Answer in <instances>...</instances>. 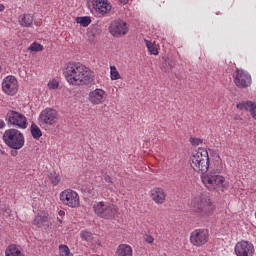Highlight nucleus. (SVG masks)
Masks as SVG:
<instances>
[{
    "instance_id": "nucleus-1",
    "label": "nucleus",
    "mask_w": 256,
    "mask_h": 256,
    "mask_svg": "<svg viewBox=\"0 0 256 256\" xmlns=\"http://www.w3.org/2000/svg\"><path fill=\"white\" fill-rule=\"evenodd\" d=\"M190 165L196 173H202L201 180L208 189V191H227L229 189V181L224 178L223 175V162L221 157H217L215 160L214 167L210 172L209 167L211 166V161L209 160V152L206 148L199 147L194 151L190 157Z\"/></svg>"
},
{
    "instance_id": "nucleus-2",
    "label": "nucleus",
    "mask_w": 256,
    "mask_h": 256,
    "mask_svg": "<svg viewBox=\"0 0 256 256\" xmlns=\"http://www.w3.org/2000/svg\"><path fill=\"white\" fill-rule=\"evenodd\" d=\"M63 75L72 87L91 85L95 81V73L79 62H68L63 68Z\"/></svg>"
},
{
    "instance_id": "nucleus-3",
    "label": "nucleus",
    "mask_w": 256,
    "mask_h": 256,
    "mask_svg": "<svg viewBox=\"0 0 256 256\" xmlns=\"http://www.w3.org/2000/svg\"><path fill=\"white\" fill-rule=\"evenodd\" d=\"M191 207L193 213L199 219L207 220L215 215L216 207L211 199L203 194H198L191 200Z\"/></svg>"
},
{
    "instance_id": "nucleus-4",
    "label": "nucleus",
    "mask_w": 256,
    "mask_h": 256,
    "mask_svg": "<svg viewBox=\"0 0 256 256\" xmlns=\"http://www.w3.org/2000/svg\"><path fill=\"white\" fill-rule=\"evenodd\" d=\"M3 141L7 147H10V149H15L16 151L23 149L25 146V136L23 133H21V131L15 128H10L4 132Z\"/></svg>"
},
{
    "instance_id": "nucleus-5",
    "label": "nucleus",
    "mask_w": 256,
    "mask_h": 256,
    "mask_svg": "<svg viewBox=\"0 0 256 256\" xmlns=\"http://www.w3.org/2000/svg\"><path fill=\"white\" fill-rule=\"evenodd\" d=\"M92 209L100 219H113L119 213L117 206L105 201L95 202Z\"/></svg>"
},
{
    "instance_id": "nucleus-6",
    "label": "nucleus",
    "mask_w": 256,
    "mask_h": 256,
    "mask_svg": "<svg viewBox=\"0 0 256 256\" xmlns=\"http://www.w3.org/2000/svg\"><path fill=\"white\" fill-rule=\"evenodd\" d=\"M59 200L65 207L69 209H79L81 207V196L71 188L64 189L59 194Z\"/></svg>"
},
{
    "instance_id": "nucleus-7",
    "label": "nucleus",
    "mask_w": 256,
    "mask_h": 256,
    "mask_svg": "<svg viewBox=\"0 0 256 256\" xmlns=\"http://www.w3.org/2000/svg\"><path fill=\"white\" fill-rule=\"evenodd\" d=\"M6 123L10 127H16V129H27L29 127V122H27V117L15 110H9L6 114Z\"/></svg>"
},
{
    "instance_id": "nucleus-8",
    "label": "nucleus",
    "mask_w": 256,
    "mask_h": 256,
    "mask_svg": "<svg viewBox=\"0 0 256 256\" xmlns=\"http://www.w3.org/2000/svg\"><path fill=\"white\" fill-rule=\"evenodd\" d=\"M190 243L193 247H203L209 243V230L195 229L190 233Z\"/></svg>"
},
{
    "instance_id": "nucleus-9",
    "label": "nucleus",
    "mask_w": 256,
    "mask_h": 256,
    "mask_svg": "<svg viewBox=\"0 0 256 256\" xmlns=\"http://www.w3.org/2000/svg\"><path fill=\"white\" fill-rule=\"evenodd\" d=\"M59 121V113L53 108H45L38 117L39 125H55Z\"/></svg>"
},
{
    "instance_id": "nucleus-10",
    "label": "nucleus",
    "mask_w": 256,
    "mask_h": 256,
    "mask_svg": "<svg viewBox=\"0 0 256 256\" xmlns=\"http://www.w3.org/2000/svg\"><path fill=\"white\" fill-rule=\"evenodd\" d=\"M236 256H255V246L247 240H241L234 246Z\"/></svg>"
},
{
    "instance_id": "nucleus-11",
    "label": "nucleus",
    "mask_w": 256,
    "mask_h": 256,
    "mask_svg": "<svg viewBox=\"0 0 256 256\" xmlns=\"http://www.w3.org/2000/svg\"><path fill=\"white\" fill-rule=\"evenodd\" d=\"M2 91L5 95H16L19 91V81L13 75L6 76L2 80Z\"/></svg>"
},
{
    "instance_id": "nucleus-12",
    "label": "nucleus",
    "mask_w": 256,
    "mask_h": 256,
    "mask_svg": "<svg viewBox=\"0 0 256 256\" xmlns=\"http://www.w3.org/2000/svg\"><path fill=\"white\" fill-rule=\"evenodd\" d=\"M233 79L236 87L240 89H245L251 85V75L242 69H236Z\"/></svg>"
},
{
    "instance_id": "nucleus-13",
    "label": "nucleus",
    "mask_w": 256,
    "mask_h": 256,
    "mask_svg": "<svg viewBox=\"0 0 256 256\" xmlns=\"http://www.w3.org/2000/svg\"><path fill=\"white\" fill-rule=\"evenodd\" d=\"M109 32L113 37H124L129 32V28L125 21L115 20L110 24Z\"/></svg>"
},
{
    "instance_id": "nucleus-14",
    "label": "nucleus",
    "mask_w": 256,
    "mask_h": 256,
    "mask_svg": "<svg viewBox=\"0 0 256 256\" xmlns=\"http://www.w3.org/2000/svg\"><path fill=\"white\" fill-rule=\"evenodd\" d=\"M88 101L91 105H103L107 101V91L96 88L88 93Z\"/></svg>"
},
{
    "instance_id": "nucleus-15",
    "label": "nucleus",
    "mask_w": 256,
    "mask_h": 256,
    "mask_svg": "<svg viewBox=\"0 0 256 256\" xmlns=\"http://www.w3.org/2000/svg\"><path fill=\"white\" fill-rule=\"evenodd\" d=\"M150 199L156 204V205H163L165 201H167V192H165V189L161 187H154L150 190Z\"/></svg>"
},
{
    "instance_id": "nucleus-16",
    "label": "nucleus",
    "mask_w": 256,
    "mask_h": 256,
    "mask_svg": "<svg viewBox=\"0 0 256 256\" xmlns=\"http://www.w3.org/2000/svg\"><path fill=\"white\" fill-rule=\"evenodd\" d=\"M92 7L99 15H107L111 11V4L108 0H91Z\"/></svg>"
},
{
    "instance_id": "nucleus-17",
    "label": "nucleus",
    "mask_w": 256,
    "mask_h": 256,
    "mask_svg": "<svg viewBox=\"0 0 256 256\" xmlns=\"http://www.w3.org/2000/svg\"><path fill=\"white\" fill-rule=\"evenodd\" d=\"M5 256H25L23 248L17 244H10L5 249Z\"/></svg>"
},
{
    "instance_id": "nucleus-18",
    "label": "nucleus",
    "mask_w": 256,
    "mask_h": 256,
    "mask_svg": "<svg viewBox=\"0 0 256 256\" xmlns=\"http://www.w3.org/2000/svg\"><path fill=\"white\" fill-rule=\"evenodd\" d=\"M116 256H133V248L129 244H120L116 249Z\"/></svg>"
},
{
    "instance_id": "nucleus-19",
    "label": "nucleus",
    "mask_w": 256,
    "mask_h": 256,
    "mask_svg": "<svg viewBox=\"0 0 256 256\" xmlns=\"http://www.w3.org/2000/svg\"><path fill=\"white\" fill-rule=\"evenodd\" d=\"M33 21H35V18L31 14H23L18 18L19 25L22 27H32Z\"/></svg>"
},
{
    "instance_id": "nucleus-20",
    "label": "nucleus",
    "mask_w": 256,
    "mask_h": 256,
    "mask_svg": "<svg viewBox=\"0 0 256 256\" xmlns=\"http://www.w3.org/2000/svg\"><path fill=\"white\" fill-rule=\"evenodd\" d=\"M31 135L34 139H41L43 137V132H41V128L37 126V124L32 123L30 127Z\"/></svg>"
},
{
    "instance_id": "nucleus-21",
    "label": "nucleus",
    "mask_w": 256,
    "mask_h": 256,
    "mask_svg": "<svg viewBox=\"0 0 256 256\" xmlns=\"http://www.w3.org/2000/svg\"><path fill=\"white\" fill-rule=\"evenodd\" d=\"M255 103L251 102V101H242L240 103H238L236 105L237 109H239L240 111H250L251 113V109H253V105Z\"/></svg>"
},
{
    "instance_id": "nucleus-22",
    "label": "nucleus",
    "mask_w": 256,
    "mask_h": 256,
    "mask_svg": "<svg viewBox=\"0 0 256 256\" xmlns=\"http://www.w3.org/2000/svg\"><path fill=\"white\" fill-rule=\"evenodd\" d=\"M48 218L47 216H41L37 215L34 218V225H37V227H49V224H47Z\"/></svg>"
},
{
    "instance_id": "nucleus-23",
    "label": "nucleus",
    "mask_w": 256,
    "mask_h": 256,
    "mask_svg": "<svg viewBox=\"0 0 256 256\" xmlns=\"http://www.w3.org/2000/svg\"><path fill=\"white\" fill-rule=\"evenodd\" d=\"M144 43H145L150 55H159V50L157 49V45H155V43H153L149 40H144Z\"/></svg>"
},
{
    "instance_id": "nucleus-24",
    "label": "nucleus",
    "mask_w": 256,
    "mask_h": 256,
    "mask_svg": "<svg viewBox=\"0 0 256 256\" xmlns=\"http://www.w3.org/2000/svg\"><path fill=\"white\" fill-rule=\"evenodd\" d=\"M75 21L82 27H89L91 25V18L89 16L76 17Z\"/></svg>"
},
{
    "instance_id": "nucleus-25",
    "label": "nucleus",
    "mask_w": 256,
    "mask_h": 256,
    "mask_svg": "<svg viewBox=\"0 0 256 256\" xmlns=\"http://www.w3.org/2000/svg\"><path fill=\"white\" fill-rule=\"evenodd\" d=\"M103 186L105 189H108V191H113V178L109 176V174L103 175Z\"/></svg>"
},
{
    "instance_id": "nucleus-26",
    "label": "nucleus",
    "mask_w": 256,
    "mask_h": 256,
    "mask_svg": "<svg viewBox=\"0 0 256 256\" xmlns=\"http://www.w3.org/2000/svg\"><path fill=\"white\" fill-rule=\"evenodd\" d=\"M110 79L111 81H118V79H121V74L115 65L110 66Z\"/></svg>"
},
{
    "instance_id": "nucleus-27",
    "label": "nucleus",
    "mask_w": 256,
    "mask_h": 256,
    "mask_svg": "<svg viewBox=\"0 0 256 256\" xmlns=\"http://www.w3.org/2000/svg\"><path fill=\"white\" fill-rule=\"evenodd\" d=\"M48 177H49L52 185H54L55 187H57V185H59V183H61V176H59V174H57V172H55V171L50 172L48 174Z\"/></svg>"
},
{
    "instance_id": "nucleus-28",
    "label": "nucleus",
    "mask_w": 256,
    "mask_h": 256,
    "mask_svg": "<svg viewBox=\"0 0 256 256\" xmlns=\"http://www.w3.org/2000/svg\"><path fill=\"white\" fill-rule=\"evenodd\" d=\"M80 237L88 243H90V241H93V233L89 232L88 230H82L80 232Z\"/></svg>"
},
{
    "instance_id": "nucleus-29",
    "label": "nucleus",
    "mask_w": 256,
    "mask_h": 256,
    "mask_svg": "<svg viewBox=\"0 0 256 256\" xmlns=\"http://www.w3.org/2000/svg\"><path fill=\"white\" fill-rule=\"evenodd\" d=\"M28 51H30V53H37L39 51H43V45H41L40 43H37V42H33L29 46Z\"/></svg>"
},
{
    "instance_id": "nucleus-30",
    "label": "nucleus",
    "mask_w": 256,
    "mask_h": 256,
    "mask_svg": "<svg viewBox=\"0 0 256 256\" xmlns=\"http://www.w3.org/2000/svg\"><path fill=\"white\" fill-rule=\"evenodd\" d=\"M59 251L62 256H73V254H71V251L69 250V246L67 245H60Z\"/></svg>"
},
{
    "instance_id": "nucleus-31",
    "label": "nucleus",
    "mask_w": 256,
    "mask_h": 256,
    "mask_svg": "<svg viewBox=\"0 0 256 256\" xmlns=\"http://www.w3.org/2000/svg\"><path fill=\"white\" fill-rule=\"evenodd\" d=\"M189 141L192 147H199V145H203V139L201 138L190 137Z\"/></svg>"
},
{
    "instance_id": "nucleus-32",
    "label": "nucleus",
    "mask_w": 256,
    "mask_h": 256,
    "mask_svg": "<svg viewBox=\"0 0 256 256\" xmlns=\"http://www.w3.org/2000/svg\"><path fill=\"white\" fill-rule=\"evenodd\" d=\"M48 89H50V91H55V89H59V81L57 80H51L48 82Z\"/></svg>"
},
{
    "instance_id": "nucleus-33",
    "label": "nucleus",
    "mask_w": 256,
    "mask_h": 256,
    "mask_svg": "<svg viewBox=\"0 0 256 256\" xmlns=\"http://www.w3.org/2000/svg\"><path fill=\"white\" fill-rule=\"evenodd\" d=\"M144 239H145L146 243H148L149 245H151V243H153V241H155V238L152 235H146Z\"/></svg>"
},
{
    "instance_id": "nucleus-34",
    "label": "nucleus",
    "mask_w": 256,
    "mask_h": 256,
    "mask_svg": "<svg viewBox=\"0 0 256 256\" xmlns=\"http://www.w3.org/2000/svg\"><path fill=\"white\" fill-rule=\"evenodd\" d=\"M250 114H251V116L253 117V119L256 120V104H254V105L252 106V108L250 109Z\"/></svg>"
},
{
    "instance_id": "nucleus-35",
    "label": "nucleus",
    "mask_w": 256,
    "mask_h": 256,
    "mask_svg": "<svg viewBox=\"0 0 256 256\" xmlns=\"http://www.w3.org/2000/svg\"><path fill=\"white\" fill-rule=\"evenodd\" d=\"M4 215H6V217H9V215H11V208L10 207L5 208Z\"/></svg>"
},
{
    "instance_id": "nucleus-36",
    "label": "nucleus",
    "mask_w": 256,
    "mask_h": 256,
    "mask_svg": "<svg viewBox=\"0 0 256 256\" xmlns=\"http://www.w3.org/2000/svg\"><path fill=\"white\" fill-rule=\"evenodd\" d=\"M0 129H5V120L0 119Z\"/></svg>"
},
{
    "instance_id": "nucleus-37",
    "label": "nucleus",
    "mask_w": 256,
    "mask_h": 256,
    "mask_svg": "<svg viewBox=\"0 0 256 256\" xmlns=\"http://www.w3.org/2000/svg\"><path fill=\"white\" fill-rule=\"evenodd\" d=\"M118 1L123 5H127V3H129V0H118Z\"/></svg>"
},
{
    "instance_id": "nucleus-38",
    "label": "nucleus",
    "mask_w": 256,
    "mask_h": 256,
    "mask_svg": "<svg viewBox=\"0 0 256 256\" xmlns=\"http://www.w3.org/2000/svg\"><path fill=\"white\" fill-rule=\"evenodd\" d=\"M58 214H59L60 217H64L65 212H64L63 210H60V211L58 212Z\"/></svg>"
},
{
    "instance_id": "nucleus-39",
    "label": "nucleus",
    "mask_w": 256,
    "mask_h": 256,
    "mask_svg": "<svg viewBox=\"0 0 256 256\" xmlns=\"http://www.w3.org/2000/svg\"><path fill=\"white\" fill-rule=\"evenodd\" d=\"M5 11V5L0 4V12Z\"/></svg>"
},
{
    "instance_id": "nucleus-40",
    "label": "nucleus",
    "mask_w": 256,
    "mask_h": 256,
    "mask_svg": "<svg viewBox=\"0 0 256 256\" xmlns=\"http://www.w3.org/2000/svg\"><path fill=\"white\" fill-rule=\"evenodd\" d=\"M58 221H59V223H63V220H62V219H60V218H58Z\"/></svg>"
},
{
    "instance_id": "nucleus-41",
    "label": "nucleus",
    "mask_w": 256,
    "mask_h": 256,
    "mask_svg": "<svg viewBox=\"0 0 256 256\" xmlns=\"http://www.w3.org/2000/svg\"><path fill=\"white\" fill-rule=\"evenodd\" d=\"M0 73H1V65H0Z\"/></svg>"
}]
</instances>
